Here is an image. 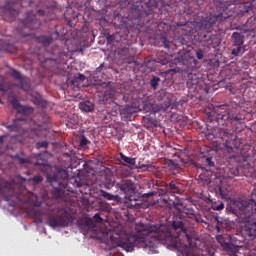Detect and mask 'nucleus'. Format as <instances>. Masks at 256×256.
Returning a JSON list of instances; mask_svg holds the SVG:
<instances>
[{
  "mask_svg": "<svg viewBox=\"0 0 256 256\" xmlns=\"http://www.w3.org/2000/svg\"><path fill=\"white\" fill-rule=\"evenodd\" d=\"M241 235L244 239L250 241V239H255L256 237V223H246L241 227Z\"/></svg>",
  "mask_w": 256,
  "mask_h": 256,
  "instance_id": "9b49d317",
  "label": "nucleus"
},
{
  "mask_svg": "<svg viewBox=\"0 0 256 256\" xmlns=\"http://www.w3.org/2000/svg\"><path fill=\"white\" fill-rule=\"evenodd\" d=\"M204 55L205 54L202 49L197 50V52H196L197 59H200V60L203 59Z\"/></svg>",
  "mask_w": 256,
  "mask_h": 256,
  "instance_id": "a19ab883",
  "label": "nucleus"
},
{
  "mask_svg": "<svg viewBox=\"0 0 256 256\" xmlns=\"http://www.w3.org/2000/svg\"><path fill=\"white\" fill-rule=\"evenodd\" d=\"M38 15H40V17H43V15H45L46 11L45 10H42V9H39L37 11Z\"/></svg>",
  "mask_w": 256,
  "mask_h": 256,
  "instance_id": "5fc2aeb1",
  "label": "nucleus"
},
{
  "mask_svg": "<svg viewBox=\"0 0 256 256\" xmlns=\"http://www.w3.org/2000/svg\"><path fill=\"white\" fill-rule=\"evenodd\" d=\"M186 239H187V241H188V243H189V245H190V247H191V236L190 235H188V234H186Z\"/></svg>",
  "mask_w": 256,
  "mask_h": 256,
  "instance_id": "13d9d810",
  "label": "nucleus"
},
{
  "mask_svg": "<svg viewBox=\"0 0 256 256\" xmlns=\"http://www.w3.org/2000/svg\"><path fill=\"white\" fill-rule=\"evenodd\" d=\"M22 23L24 27H27L28 29H39L41 26V20L37 19L32 11L26 13V18Z\"/></svg>",
  "mask_w": 256,
  "mask_h": 256,
  "instance_id": "9d476101",
  "label": "nucleus"
},
{
  "mask_svg": "<svg viewBox=\"0 0 256 256\" xmlns=\"http://www.w3.org/2000/svg\"><path fill=\"white\" fill-rule=\"evenodd\" d=\"M163 201H164L165 203H167V200H166V199H164Z\"/></svg>",
  "mask_w": 256,
  "mask_h": 256,
  "instance_id": "69168bd1",
  "label": "nucleus"
},
{
  "mask_svg": "<svg viewBox=\"0 0 256 256\" xmlns=\"http://www.w3.org/2000/svg\"><path fill=\"white\" fill-rule=\"evenodd\" d=\"M120 189L126 194L131 195L135 193V184L131 180H126L120 185Z\"/></svg>",
  "mask_w": 256,
  "mask_h": 256,
  "instance_id": "f3484780",
  "label": "nucleus"
},
{
  "mask_svg": "<svg viewBox=\"0 0 256 256\" xmlns=\"http://www.w3.org/2000/svg\"><path fill=\"white\" fill-rule=\"evenodd\" d=\"M9 102L14 109H19V107H21V103H19V100H17L16 97L9 98Z\"/></svg>",
  "mask_w": 256,
  "mask_h": 256,
  "instance_id": "e433bc0d",
  "label": "nucleus"
},
{
  "mask_svg": "<svg viewBox=\"0 0 256 256\" xmlns=\"http://www.w3.org/2000/svg\"><path fill=\"white\" fill-rule=\"evenodd\" d=\"M232 41L234 46L243 45V43H245V36L239 32H234L232 34Z\"/></svg>",
  "mask_w": 256,
  "mask_h": 256,
  "instance_id": "393cba45",
  "label": "nucleus"
},
{
  "mask_svg": "<svg viewBox=\"0 0 256 256\" xmlns=\"http://www.w3.org/2000/svg\"><path fill=\"white\" fill-rule=\"evenodd\" d=\"M187 86L189 89H198L199 83H201V78L197 77V75L191 74L188 76Z\"/></svg>",
  "mask_w": 256,
  "mask_h": 256,
  "instance_id": "aec40b11",
  "label": "nucleus"
},
{
  "mask_svg": "<svg viewBox=\"0 0 256 256\" xmlns=\"http://www.w3.org/2000/svg\"><path fill=\"white\" fill-rule=\"evenodd\" d=\"M99 195L103 199H106V201H119V196L118 195L111 194V193H109V192H107L103 189H101L99 191Z\"/></svg>",
  "mask_w": 256,
  "mask_h": 256,
  "instance_id": "b1692460",
  "label": "nucleus"
},
{
  "mask_svg": "<svg viewBox=\"0 0 256 256\" xmlns=\"http://www.w3.org/2000/svg\"><path fill=\"white\" fill-rule=\"evenodd\" d=\"M181 184L177 181H172L166 186V191L172 193V195H181Z\"/></svg>",
  "mask_w": 256,
  "mask_h": 256,
  "instance_id": "a211bd4d",
  "label": "nucleus"
},
{
  "mask_svg": "<svg viewBox=\"0 0 256 256\" xmlns=\"http://www.w3.org/2000/svg\"><path fill=\"white\" fill-rule=\"evenodd\" d=\"M237 48H234L231 52L232 55H234V57H238L239 53H245V46L243 45H236Z\"/></svg>",
  "mask_w": 256,
  "mask_h": 256,
  "instance_id": "2f4dec72",
  "label": "nucleus"
},
{
  "mask_svg": "<svg viewBox=\"0 0 256 256\" xmlns=\"http://www.w3.org/2000/svg\"><path fill=\"white\" fill-rule=\"evenodd\" d=\"M210 121H215L218 125H225L226 121L231 123H243V118L235 111L229 109L228 105H219L213 108L209 114Z\"/></svg>",
  "mask_w": 256,
  "mask_h": 256,
  "instance_id": "20e7f679",
  "label": "nucleus"
},
{
  "mask_svg": "<svg viewBox=\"0 0 256 256\" xmlns=\"http://www.w3.org/2000/svg\"><path fill=\"white\" fill-rule=\"evenodd\" d=\"M113 185H114L113 181H109L108 183H106L104 185V187H105V189H111V187H113Z\"/></svg>",
  "mask_w": 256,
  "mask_h": 256,
  "instance_id": "8fccbe9b",
  "label": "nucleus"
},
{
  "mask_svg": "<svg viewBox=\"0 0 256 256\" xmlns=\"http://www.w3.org/2000/svg\"><path fill=\"white\" fill-rule=\"evenodd\" d=\"M94 219L97 221V223H101L103 221V218H101V215H99V213L94 215Z\"/></svg>",
  "mask_w": 256,
  "mask_h": 256,
  "instance_id": "a18cd8bd",
  "label": "nucleus"
},
{
  "mask_svg": "<svg viewBox=\"0 0 256 256\" xmlns=\"http://www.w3.org/2000/svg\"><path fill=\"white\" fill-rule=\"evenodd\" d=\"M47 224L52 229L57 227H69L73 217L65 207L51 206L46 212Z\"/></svg>",
  "mask_w": 256,
  "mask_h": 256,
  "instance_id": "f03ea898",
  "label": "nucleus"
},
{
  "mask_svg": "<svg viewBox=\"0 0 256 256\" xmlns=\"http://www.w3.org/2000/svg\"><path fill=\"white\" fill-rule=\"evenodd\" d=\"M229 221L228 220H223V221H218V225L216 226L217 231H221V229H229Z\"/></svg>",
  "mask_w": 256,
  "mask_h": 256,
  "instance_id": "c756f323",
  "label": "nucleus"
},
{
  "mask_svg": "<svg viewBox=\"0 0 256 256\" xmlns=\"http://www.w3.org/2000/svg\"><path fill=\"white\" fill-rule=\"evenodd\" d=\"M21 3V0H17V2L12 1L8 2L4 7L0 8L3 13H6L7 15H10L13 19L19 15V10L17 9V6Z\"/></svg>",
  "mask_w": 256,
  "mask_h": 256,
  "instance_id": "ddd939ff",
  "label": "nucleus"
},
{
  "mask_svg": "<svg viewBox=\"0 0 256 256\" xmlns=\"http://www.w3.org/2000/svg\"><path fill=\"white\" fill-rule=\"evenodd\" d=\"M77 79H78V81H85V75H83V74H78Z\"/></svg>",
  "mask_w": 256,
  "mask_h": 256,
  "instance_id": "864d4df0",
  "label": "nucleus"
},
{
  "mask_svg": "<svg viewBox=\"0 0 256 256\" xmlns=\"http://www.w3.org/2000/svg\"><path fill=\"white\" fill-rule=\"evenodd\" d=\"M38 43H41L44 47H49L53 43V36L41 35L37 38Z\"/></svg>",
  "mask_w": 256,
  "mask_h": 256,
  "instance_id": "5701e85b",
  "label": "nucleus"
},
{
  "mask_svg": "<svg viewBox=\"0 0 256 256\" xmlns=\"http://www.w3.org/2000/svg\"><path fill=\"white\" fill-rule=\"evenodd\" d=\"M0 195H2L5 201H11V199H13V196L15 195V190H13V186H11V183L0 180Z\"/></svg>",
  "mask_w": 256,
  "mask_h": 256,
  "instance_id": "1a4fd4ad",
  "label": "nucleus"
},
{
  "mask_svg": "<svg viewBox=\"0 0 256 256\" xmlns=\"http://www.w3.org/2000/svg\"><path fill=\"white\" fill-rule=\"evenodd\" d=\"M32 103H34V105H37V107H42V109H45L47 107V101L41 98V96L32 97Z\"/></svg>",
  "mask_w": 256,
  "mask_h": 256,
  "instance_id": "cd10ccee",
  "label": "nucleus"
},
{
  "mask_svg": "<svg viewBox=\"0 0 256 256\" xmlns=\"http://www.w3.org/2000/svg\"><path fill=\"white\" fill-rule=\"evenodd\" d=\"M5 140V136H0V144Z\"/></svg>",
  "mask_w": 256,
  "mask_h": 256,
  "instance_id": "bf43d9fd",
  "label": "nucleus"
},
{
  "mask_svg": "<svg viewBox=\"0 0 256 256\" xmlns=\"http://www.w3.org/2000/svg\"><path fill=\"white\" fill-rule=\"evenodd\" d=\"M10 75L11 77H13V79L19 81L18 87H20V89H23L24 91H27V89H29V79L21 75L19 71L12 69Z\"/></svg>",
  "mask_w": 256,
  "mask_h": 256,
  "instance_id": "f8f14e48",
  "label": "nucleus"
},
{
  "mask_svg": "<svg viewBox=\"0 0 256 256\" xmlns=\"http://www.w3.org/2000/svg\"><path fill=\"white\" fill-rule=\"evenodd\" d=\"M121 161H123V165L126 167H133L137 163L135 158L127 157L125 154L120 153Z\"/></svg>",
  "mask_w": 256,
  "mask_h": 256,
  "instance_id": "a878e982",
  "label": "nucleus"
},
{
  "mask_svg": "<svg viewBox=\"0 0 256 256\" xmlns=\"http://www.w3.org/2000/svg\"><path fill=\"white\" fill-rule=\"evenodd\" d=\"M55 35H56V37H59V32L56 31V32H55Z\"/></svg>",
  "mask_w": 256,
  "mask_h": 256,
  "instance_id": "680f3d73",
  "label": "nucleus"
},
{
  "mask_svg": "<svg viewBox=\"0 0 256 256\" xmlns=\"http://www.w3.org/2000/svg\"><path fill=\"white\" fill-rule=\"evenodd\" d=\"M33 111V107L22 106V113H24L25 115H32Z\"/></svg>",
  "mask_w": 256,
  "mask_h": 256,
  "instance_id": "4c0bfd02",
  "label": "nucleus"
},
{
  "mask_svg": "<svg viewBox=\"0 0 256 256\" xmlns=\"http://www.w3.org/2000/svg\"><path fill=\"white\" fill-rule=\"evenodd\" d=\"M228 213L239 216V213L245 215V217H251L254 213L256 215V190L252 192L251 200H234L232 204L226 207Z\"/></svg>",
  "mask_w": 256,
  "mask_h": 256,
  "instance_id": "39448f33",
  "label": "nucleus"
},
{
  "mask_svg": "<svg viewBox=\"0 0 256 256\" xmlns=\"http://www.w3.org/2000/svg\"><path fill=\"white\" fill-rule=\"evenodd\" d=\"M158 63H161V65H167L169 63V60H167V58L161 60L158 59Z\"/></svg>",
  "mask_w": 256,
  "mask_h": 256,
  "instance_id": "09e8293b",
  "label": "nucleus"
},
{
  "mask_svg": "<svg viewBox=\"0 0 256 256\" xmlns=\"http://www.w3.org/2000/svg\"><path fill=\"white\" fill-rule=\"evenodd\" d=\"M217 241L220 243L221 247L224 249V251H228V253H235L236 249L235 244L230 242H225L223 239V236H217Z\"/></svg>",
  "mask_w": 256,
  "mask_h": 256,
  "instance_id": "dca6fc26",
  "label": "nucleus"
},
{
  "mask_svg": "<svg viewBox=\"0 0 256 256\" xmlns=\"http://www.w3.org/2000/svg\"><path fill=\"white\" fill-rule=\"evenodd\" d=\"M155 195H157V192L151 191V192L144 194V197H155Z\"/></svg>",
  "mask_w": 256,
  "mask_h": 256,
  "instance_id": "de8ad7c7",
  "label": "nucleus"
},
{
  "mask_svg": "<svg viewBox=\"0 0 256 256\" xmlns=\"http://www.w3.org/2000/svg\"><path fill=\"white\" fill-rule=\"evenodd\" d=\"M79 109L84 113H91L95 109V104L91 101H84L79 103Z\"/></svg>",
  "mask_w": 256,
  "mask_h": 256,
  "instance_id": "4be33fe9",
  "label": "nucleus"
},
{
  "mask_svg": "<svg viewBox=\"0 0 256 256\" xmlns=\"http://www.w3.org/2000/svg\"><path fill=\"white\" fill-rule=\"evenodd\" d=\"M89 143V141L87 140V138H82V140L80 141V147H85V145H87Z\"/></svg>",
  "mask_w": 256,
  "mask_h": 256,
  "instance_id": "c03bdc74",
  "label": "nucleus"
},
{
  "mask_svg": "<svg viewBox=\"0 0 256 256\" xmlns=\"http://www.w3.org/2000/svg\"><path fill=\"white\" fill-rule=\"evenodd\" d=\"M161 81V78L159 77H153L151 80H150V85L151 87H153V89H157V87L159 86V82Z\"/></svg>",
  "mask_w": 256,
  "mask_h": 256,
  "instance_id": "c9c22d12",
  "label": "nucleus"
},
{
  "mask_svg": "<svg viewBox=\"0 0 256 256\" xmlns=\"http://www.w3.org/2000/svg\"><path fill=\"white\" fill-rule=\"evenodd\" d=\"M34 165H40V166H42L41 172H42V173H47V166H45V164L39 163V162H35Z\"/></svg>",
  "mask_w": 256,
  "mask_h": 256,
  "instance_id": "37998d69",
  "label": "nucleus"
},
{
  "mask_svg": "<svg viewBox=\"0 0 256 256\" xmlns=\"http://www.w3.org/2000/svg\"><path fill=\"white\" fill-rule=\"evenodd\" d=\"M15 158L18 159L20 165H24V163H27V159H25L19 155H16Z\"/></svg>",
  "mask_w": 256,
  "mask_h": 256,
  "instance_id": "79ce46f5",
  "label": "nucleus"
},
{
  "mask_svg": "<svg viewBox=\"0 0 256 256\" xmlns=\"http://www.w3.org/2000/svg\"><path fill=\"white\" fill-rule=\"evenodd\" d=\"M195 220L197 221V223L201 222V220L198 218H195Z\"/></svg>",
  "mask_w": 256,
  "mask_h": 256,
  "instance_id": "e2e57ef3",
  "label": "nucleus"
},
{
  "mask_svg": "<svg viewBox=\"0 0 256 256\" xmlns=\"http://www.w3.org/2000/svg\"><path fill=\"white\" fill-rule=\"evenodd\" d=\"M218 3H220V5H223V9H227L228 11V7H231V5L235 3V0H218Z\"/></svg>",
  "mask_w": 256,
  "mask_h": 256,
  "instance_id": "7c9ffc66",
  "label": "nucleus"
},
{
  "mask_svg": "<svg viewBox=\"0 0 256 256\" xmlns=\"http://www.w3.org/2000/svg\"><path fill=\"white\" fill-rule=\"evenodd\" d=\"M118 247L131 251L137 243H144L145 247L155 249L158 243L179 247V237L173 236L168 229L161 230L155 226L138 230L135 235H127L125 240L118 239L115 241Z\"/></svg>",
  "mask_w": 256,
  "mask_h": 256,
  "instance_id": "f257e3e1",
  "label": "nucleus"
},
{
  "mask_svg": "<svg viewBox=\"0 0 256 256\" xmlns=\"http://www.w3.org/2000/svg\"><path fill=\"white\" fill-rule=\"evenodd\" d=\"M120 55H129V48H122L120 51Z\"/></svg>",
  "mask_w": 256,
  "mask_h": 256,
  "instance_id": "49530a36",
  "label": "nucleus"
},
{
  "mask_svg": "<svg viewBox=\"0 0 256 256\" xmlns=\"http://www.w3.org/2000/svg\"><path fill=\"white\" fill-rule=\"evenodd\" d=\"M219 137L225 142L224 146L226 147L228 153H231L233 149H239L241 147V141L239 138H237V135L231 132V130L221 129L219 132Z\"/></svg>",
  "mask_w": 256,
  "mask_h": 256,
  "instance_id": "0eeeda50",
  "label": "nucleus"
},
{
  "mask_svg": "<svg viewBox=\"0 0 256 256\" xmlns=\"http://www.w3.org/2000/svg\"><path fill=\"white\" fill-rule=\"evenodd\" d=\"M69 177L67 170L63 168H57L56 173L47 176L48 183L52 186V199H63L65 196V189H67V182L65 181Z\"/></svg>",
  "mask_w": 256,
  "mask_h": 256,
  "instance_id": "7ed1b4c3",
  "label": "nucleus"
},
{
  "mask_svg": "<svg viewBox=\"0 0 256 256\" xmlns=\"http://www.w3.org/2000/svg\"><path fill=\"white\" fill-rule=\"evenodd\" d=\"M212 209L213 211H223L225 209V204L223 202H213Z\"/></svg>",
  "mask_w": 256,
  "mask_h": 256,
  "instance_id": "473e14b6",
  "label": "nucleus"
},
{
  "mask_svg": "<svg viewBox=\"0 0 256 256\" xmlns=\"http://www.w3.org/2000/svg\"><path fill=\"white\" fill-rule=\"evenodd\" d=\"M133 113H137V107L125 105L120 108V116L124 121H131Z\"/></svg>",
  "mask_w": 256,
  "mask_h": 256,
  "instance_id": "4468645a",
  "label": "nucleus"
},
{
  "mask_svg": "<svg viewBox=\"0 0 256 256\" xmlns=\"http://www.w3.org/2000/svg\"><path fill=\"white\" fill-rule=\"evenodd\" d=\"M0 103H1V99H0Z\"/></svg>",
  "mask_w": 256,
  "mask_h": 256,
  "instance_id": "338daca9",
  "label": "nucleus"
},
{
  "mask_svg": "<svg viewBox=\"0 0 256 256\" xmlns=\"http://www.w3.org/2000/svg\"><path fill=\"white\" fill-rule=\"evenodd\" d=\"M171 107V99L169 95H164V104H146L144 106V111L148 113H159V111H167Z\"/></svg>",
  "mask_w": 256,
  "mask_h": 256,
  "instance_id": "6e6552de",
  "label": "nucleus"
},
{
  "mask_svg": "<svg viewBox=\"0 0 256 256\" xmlns=\"http://www.w3.org/2000/svg\"><path fill=\"white\" fill-rule=\"evenodd\" d=\"M28 181H29V183H34V185H37L39 183H43V176L36 175L32 178H29Z\"/></svg>",
  "mask_w": 256,
  "mask_h": 256,
  "instance_id": "72a5a7b5",
  "label": "nucleus"
},
{
  "mask_svg": "<svg viewBox=\"0 0 256 256\" xmlns=\"http://www.w3.org/2000/svg\"><path fill=\"white\" fill-rule=\"evenodd\" d=\"M164 46L166 49H169V41L167 38H164Z\"/></svg>",
  "mask_w": 256,
  "mask_h": 256,
  "instance_id": "6e6d98bb",
  "label": "nucleus"
},
{
  "mask_svg": "<svg viewBox=\"0 0 256 256\" xmlns=\"http://www.w3.org/2000/svg\"><path fill=\"white\" fill-rule=\"evenodd\" d=\"M244 27H245L244 33H254V31L256 30V17L255 16L250 17L247 20Z\"/></svg>",
  "mask_w": 256,
  "mask_h": 256,
  "instance_id": "6ab92c4d",
  "label": "nucleus"
},
{
  "mask_svg": "<svg viewBox=\"0 0 256 256\" xmlns=\"http://www.w3.org/2000/svg\"><path fill=\"white\" fill-rule=\"evenodd\" d=\"M239 175V168L237 167H225L223 168L222 177L224 179H233Z\"/></svg>",
  "mask_w": 256,
  "mask_h": 256,
  "instance_id": "2eb2a0df",
  "label": "nucleus"
},
{
  "mask_svg": "<svg viewBox=\"0 0 256 256\" xmlns=\"http://www.w3.org/2000/svg\"><path fill=\"white\" fill-rule=\"evenodd\" d=\"M0 91H2V93H7V88H5V85H3L2 83H0Z\"/></svg>",
  "mask_w": 256,
  "mask_h": 256,
  "instance_id": "603ef678",
  "label": "nucleus"
},
{
  "mask_svg": "<svg viewBox=\"0 0 256 256\" xmlns=\"http://www.w3.org/2000/svg\"><path fill=\"white\" fill-rule=\"evenodd\" d=\"M20 179H21V181H27V179H25V178H22V177H21Z\"/></svg>",
  "mask_w": 256,
  "mask_h": 256,
  "instance_id": "0e129e2a",
  "label": "nucleus"
},
{
  "mask_svg": "<svg viewBox=\"0 0 256 256\" xmlns=\"http://www.w3.org/2000/svg\"><path fill=\"white\" fill-rule=\"evenodd\" d=\"M111 241H115V237L110 236Z\"/></svg>",
  "mask_w": 256,
  "mask_h": 256,
  "instance_id": "052dcab7",
  "label": "nucleus"
},
{
  "mask_svg": "<svg viewBox=\"0 0 256 256\" xmlns=\"http://www.w3.org/2000/svg\"><path fill=\"white\" fill-rule=\"evenodd\" d=\"M251 3L246 2V3H242L238 6V11L240 13V15H247V13H249V11H251Z\"/></svg>",
  "mask_w": 256,
  "mask_h": 256,
  "instance_id": "bb28decb",
  "label": "nucleus"
},
{
  "mask_svg": "<svg viewBox=\"0 0 256 256\" xmlns=\"http://www.w3.org/2000/svg\"><path fill=\"white\" fill-rule=\"evenodd\" d=\"M79 180V177L72 179V181H74V185H76L80 193H82V195H87L88 191H91V187L87 184L80 183Z\"/></svg>",
  "mask_w": 256,
  "mask_h": 256,
  "instance_id": "412c9836",
  "label": "nucleus"
},
{
  "mask_svg": "<svg viewBox=\"0 0 256 256\" xmlns=\"http://www.w3.org/2000/svg\"><path fill=\"white\" fill-rule=\"evenodd\" d=\"M107 41H110V42L112 43V41H115V36L109 35V36L107 37Z\"/></svg>",
  "mask_w": 256,
  "mask_h": 256,
  "instance_id": "4d7b16f0",
  "label": "nucleus"
},
{
  "mask_svg": "<svg viewBox=\"0 0 256 256\" xmlns=\"http://www.w3.org/2000/svg\"><path fill=\"white\" fill-rule=\"evenodd\" d=\"M172 227L175 231H180V233H186L185 225L181 220L173 221Z\"/></svg>",
  "mask_w": 256,
  "mask_h": 256,
  "instance_id": "c85d7f7f",
  "label": "nucleus"
},
{
  "mask_svg": "<svg viewBox=\"0 0 256 256\" xmlns=\"http://www.w3.org/2000/svg\"><path fill=\"white\" fill-rule=\"evenodd\" d=\"M140 169H153V165L151 164L142 165L140 166Z\"/></svg>",
  "mask_w": 256,
  "mask_h": 256,
  "instance_id": "3c124183",
  "label": "nucleus"
},
{
  "mask_svg": "<svg viewBox=\"0 0 256 256\" xmlns=\"http://www.w3.org/2000/svg\"><path fill=\"white\" fill-rule=\"evenodd\" d=\"M232 15L233 14L231 12H227V8H223V12L207 16L204 20H202L199 24V29L205 33H211L213 26L217 23V21H225V19H229V17Z\"/></svg>",
  "mask_w": 256,
  "mask_h": 256,
  "instance_id": "423d86ee",
  "label": "nucleus"
},
{
  "mask_svg": "<svg viewBox=\"0 0 256 256\" xmlns=\"http://www.w3.org/2000/svg\"><path fill=\"white\" fill-rule=\"evenodd\" d=\"M36 146L38 149H47V147H49V142L47 141L37 142Z\"/></svg>",
  "mask_w": 256,
  "mask_h": 256,
  "instance_id": "58836bf2",
  "label": "nucleus"
},
{
  "mask_svg": "<svg viewBox=\"0 0 256 256\" xmlns=\"http://www.w3.org/2000/svg\"><path fill=\"white\" fill-rule=\"evenodd\" d=\"M205 163L208 165V167H215V162H213V158L212 157H207L205 159Z\"/></svg>",
  "mask_w": 256,
  "mask_h": 256,
  "instance_id": "ea45409f",
  "label": "nucleus"
},
{
  "mask_svg": "<svg viewBox=\"0 0 256 256\" xmlns=\"http://www.w3.org/2000/svg\"><path fill=\"white\" fill-rule=\"evenodd\" d=\"M219 193H220L222 199H227V197H229V190L225 186L219 187Z\"/></svg>",
  "mask_w": 256,
  "mask_h": 256,
  "instance_id": "f704fd0d",
  "label": "nucleus"
}]
</instances>
